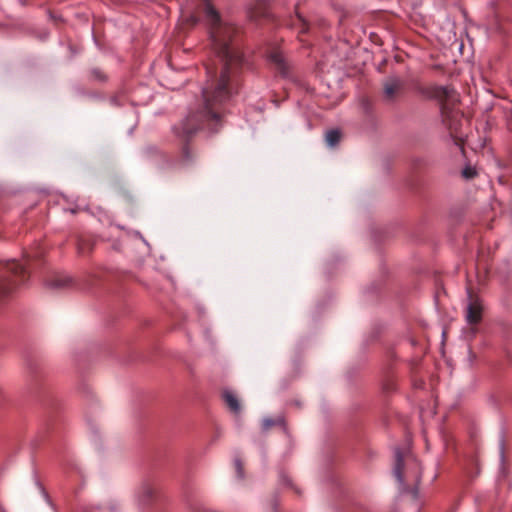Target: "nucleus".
Listing matches in <instances>:
<instances>
[{"label": "nucleus", "instance_id": "obj_1", "mask_svg": "<svg viewBox=\"0 0 512 512\" xmlns=\"http://www.w3.org/2000/svg\"><path fill=\"white\" fill-rule=\"evenodd\" d=\"M202 9L217 62L206 66L207 81L201 103L176 128L177 135L185 142L181 153L183 163L193 159L187 142L197 131L207 129L216 132L221 127L223 105L238 93L243 67L242 53L233 44L238 34L237 27L223 21L209 0H203Z\"/></svg>", "mask_w": 512, "mask_h": 512}, {"label": "nucleus", "instance_id": "obj_2", "mask_svg": "<svg viewBox=\"0 0 512 512\" xmlns=\"http://www.w3.org/2000/svg\"><path fill=\"white\" fill-rule=\"evenodd\" d=\"M415 90L425 99L436 100L440 106L442 123L457 145L462 142V113L457 109L459 95L451 86L417 84Z\"/></svg>", "mask_w": 512, "mask_h": 512}, {"label": "nucleus", "instance_id": "obj_3", "mask_svg": "<svg viewBox=\"0 0 512 512\" xmlns=\"http://www.w3.org/2000/svg\"><path fill=\"white\" fill-rule=\"evenodd\" d=\"M394 475L403 491L411 494L413 499L418 497V483L421 477V467L418 460L408 448L395 450Z\"/></svg>", "mask_w": 512, "mask_h": 512}, {"label": "nucleus", "instance_id": "obj_4", "mask_svg": "<svg viewBox=\"0 0 512 512\" xmlns=\"http://www.w3.org/2000/svg\"><path fill=\"white\" fill-rule=\"evenodd\" d=\"M29 278L25 267L16 260L0 266V301L12 296Z\"/></svg>", "mask_w": 512, "mask_h": 512}, {"label": "nucleus", "instance_id": "obj_5", "mask_svg": "<svg viewBox=\"0 0 512 512\" xmlns=\"http://www.w3.org/2000/svg\"><path fill=\"white\" fill-rule=\"evenodd\" d=\"M405 80L399 76H389L382 82V97L388 104L395 103L405 93Z\"/></svg>", "mask_w": 512, "mask_h": 512}, {"label": "nucleus", "instance_id": "obj_6", "mask_svg": "<svg viewBox=\"0 0 512 512\" xmlns=\"http://www.w3.org/2000/svg\"><path fill=\"white\" fill-rule=\"evenodd\" d=\"M483 306L479 298L468 289V305L466 308V320L470 325L478 324L482 319Z\"/></svg>", "mask_w": 512, "mask_h": 512}, {"label": "nucleus", "instance_id": "obj_7", "mask_svg": "<svg viewBox=\"0 0 512 512\" xmlns=\"http://www.w3.org/2000/svg\"><path fill=\"white\" fill-rule=\"evenodd\" d=\"M266 57L271 65L283 76L288 75L289 65L282 51L275 45H269L266 49Z\"/></svg>", "mask_w": 512, "mask_h": 512}, {"label": "nucleus", "instance_id": "obj_8", "mask_svg": "<svg viewBox=\"0 0 512 512\" xmlns=\"http://www.w3.org/2000/svg\"><path fill=\"white\" fill-rule=\"evenodd\" d=\"M137 495L142 505H150L157 497V488L150 482H144L139 487Z\"/></svg>", "mask_w": 512, "mask_h": 512}, {"label": "nucleus", "instance_id": "obj_9", "mask_svg": "<svg viewBox=\"0 0 512 512\" xmlns=\"http://www.w3.org/2000/svg\"><path fill=\"white\" fill-rule=\"evenodd\" d=\"M46 283L53 289H65L72 285V278L66 274L56 273L49 276Z\"/></svg>", "mask_w": 512, "mask_h": 512}, {"label": "nucleus", "instance_id": "obj_10", "mask_svg": "<svg viewBox=\"0 0 512 512\" xmlns=\"http://www.w3.org/2000/svg\"><path fill=\"white\" fill-rule=\"evenodd\" d=\"M268 15L267 0H257L251 8V16L255 19L266 17Z\"/></svg>", "mask_w": 512, "mask_h": 512}, {"label": "nucleus", "instance_id": "obj_11", "mask_svg": "<svg viewBox=\"0 0 512 512\" xmlns=\"http://www.w3.org/2000/svg\"><path fill=\"white\" fill-rule=\"evenodd\" d=\"M222 396H223V399H224L226 405L232 412L238 413L240 411L239 400L233 392H231L229 390H225L223 392Z\"/></svg>", "mask_w": 512, "mask_h": 512}, {"label": "nucleus", "instance_id": "obj_12", "mask_svg": "<svg viewBox=\"0 0 512 512\" xmlns=\"http://www.w3.org/2000/svg\"><path fill=\"white\" fill-rule=\"evenodd\" d=\"M293 26L299 29V34H304L309 30V23L307 20L300 14L299 11L296 12V18L293 20Z\"/></svg>", "mask_w": 512, "mask_h": 512}, {"label": "nucleus", "instance_id": "obj_13", "mask_svg": "<svg viewBox=\"0 0 512 512\" xmlns=\"http://www.w3.org/2000/svg\"><path fill=\"white\" fill-rule=\"evenodd\" d=\"M341 139V132L337 129L329 130L325 135L326 144L329 147H335Z\"/></svg>", "mask_w": 512, "mask_h": 512}, {"label": "nucleus", "instance_id": "obj_14", "mask_svg": "<svg viewBox=\"0 0 512 512\" xmlns=\"http://www.w3.org/2000/svg\"><path fill=\"white\" fill-rule=\"evenodd\" d=\"M93 240L89 237H80L77 242L78 251L85 254L92 250Z\"/></svg>", "mask_w": 512, "mask_h": 512}, {"label": "nucleus", "instance_id": "obj_15", "mask_svg": "<svg viewBox=\"0 0 512 512\" xmlns=\"http://www.w3.org/2000/svg\"><path fill=\"white\" fill-rule=\"evenodd\" d=\"M281 423H282V419L281 418H277V419L265 418L262 421V427H263L264 430H268L272 426H275V425L281 424Z\"/></svg>", "mask_w": 512, "mask_h": 512}, {"label": "nucleus", "instance_id": "obj_16", "mask_svg": "<svg viewBox=\"0 0 512 512\" xmlns=\"http://www.w3.org/2000/svg\"><path fill=\"white\" fill-rule=\"evenodd\" d=\"M234 466H235L237 477L239 479H243V464L239 458H235Z\"/></svg>", "mask_w": 512, "mask_h": 512}, {"label": "nucleus", "instance_id": "obj_17", "mask_svg": "<svg viewBox=\"0 0 512 512\" xmlns=\"http://www.w3.org/2000/svg\"><path fill=\"white\" fill-rule=\"evenodd\" d=\"M474 175H475V171L471 168H466L463 170V176L466 179H471V178H473Z\"/></svg>", "mask_w": 512, "mask_h": 512}, {"label": "nucleus", "instance_id": "obj_18", "mask_svg": "<svg viewBox=\"0 0 512 512\" xmlns=\"http://www.w3.org/2000/svg\"><path fill=\"white\" fill-rule=\"evenodd\" d=\"M108 509L111 512H117L119 510V504L116 501H111L108 503Z\"/></svg>", "mask_w": 512, "mask_h": 512}, {"label": "nucleus", "instance_id": "obj_19", "mask_svg": "<svg viewBox=\"0 0 512 512\" xmlns=\"http://www.w3.org/2000/svg\"><path fill=\"white\" fill-rule=\"evenodd\" d=\"M199 19L196 15H190L187 18V22L190 26H195L198 23Z\"/></svg>", "mask_w": 512, "mask_h": 512}, {"label": "nucleus", "instance_id": "obj_20", "mask_svg": "<svg viewBox=\"0 0 512 512\" xmlns=\"http://www.w3.org/2000/svg\"><path fill=\"white\" fill-rule=\"evenodd\" d=\"M505 168L507 170V174L512 175V155L510 156L507 163L505 164Z\"/></svg>", "mask_w": 512, "mask_h": 512}, {"label": "nucleus", "instance_id": "obj_21", "mask_svg": "<svg viewBox=\"0 0 512 512\" xmlns=\"http://www.w3.org/2000/svg\"><path fill=\"white\" fill-rule=\"evenodd\" d=\"M476 333V329L474 328H470V334H471V337H473Z\"/></svg>", "mask_w": 512, "mask_h": 512}, {"label": "nucleus", "instance_id": "obj_22", "mask_svg": "<svg viewBox=\"0 0 512 512\" xmlns=\"http://www.w3.org/2000/svg\"><path fill=\"white\" fill-rule=\"evenodd\" d=\"M504 178H505V176H504V175H503V176H500V177H499V181H500L501 183H503V182H504Z\"/></svg>", "mask_w": 512, "mask_h": 512}, {"label": "nucleus", "instance_id": "obj_23", "mask_svg": "<svg viewBox=\"0 0 512 512\" xmlns=\"http://www.w3.org/2000/svg\"><path fill=\"white\" fill-rule=\"evenodd\" d=\"M385 389H386V390H391V389H392V384H391V385H390V384H389V385H387V386L385 387Z\"/></svg>", "mask_w": 512, "mask_h": 512}]
</instances>
